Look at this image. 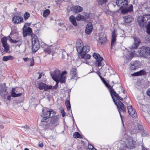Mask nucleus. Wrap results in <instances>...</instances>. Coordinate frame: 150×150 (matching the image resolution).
I'll return each mask as SVG.
<instances>
[{"instance_id":"9","label":"nucleus","mask_w":150,"mask_h":150,"mask_svg":"<svg viewBox=\"0 0 150 150\" xmlns=\"http://www.w3.org/2000/svg\"><path fill=\"white\" fill-rule=\"evenodd\" d=\"M38 88L41 90H44L45 91H47L50 89H56L57 87L55 85L52 86V85L49 86L45 83L40 82L38 84Z\"/></svg>"},{"instance_id":"36","label":"nucleus","mask_w":150,"mask_h":150,"mask_svg":"<svg viewBox=\"0 0 150 150\" xmlns=\"http://www.w3.org/2000/svg\"><path fill=\"white\" fill-rule=\"evenodd\" d=\"M107 39V38L106 37L101 38L99 40V42L102 45L106 41Z\"/></svg>"},{"instance_id":"28","label":"nucleus","mask_w":150,"mask_h":150,"mask_svg":"<svg viewBox=\"0 0 150 150\" xmlns=\"http://www.w3.org/2000/svg\"><path fill=\"white\" fill-rule=\"evenodd\" d=\"M14 59V58L11 55H8V56H4L3 57L2 59L4 61H7L9 60H13Z\"/></svg>"},{"instance_id":"14","label":"nucleus","mask_w":150,"mask_h":150,"mask_svg":"<svg viewBox=\"0 0 150 150\" xmlns=\"http://www.w3.org/2000/svg\"><path fill=\"white\" fill-rule=\"evenodd\" d=\"M23 35L24 37H25L28 34V35H31L32 34V28L30 27H28L27 28L26 27H23Z\"/></svg>"},{"instance_id":"55","label":"nucleus","mask_w":150,"mask_h":150,"mask_svg":"<svg viewBox=\"0 0 150 150\" xmlns=\"http://www.w3.org/2000/svg\"><path fill=\"white\" fill-rule=\"evenodd\" d=\"M38 74H39V76L38 77V79H40L41 78V77L42 76V73L39 72Z\"/></svg>"},{"instance_id":"51","label":"nucleus","mask_w":150,"mask_h":150,"mask_svg":"<svg viewBox=\"0 0 150 150\" xmlns=\"http://www.w3.org/2000/svg\"><path fill=\"white\" fill-rule=\"evenodd\" d=\"M139 44H138V43H136L135 42L134 43V46L133 47V48L134 49H137V48L138 47L139 45Z\"/></svg>"},{"instance_id":"10","label":"nucleus","mask_w":150,"mask_h":150,"mask_svg":"<svg viewBox=\"0 0 150 150\" xmlns=\"http://www.w3.org/2000/svg\"><path fill=\"white\" fill-rule=\"evenodd\" d=\"M67 72L66 71H64L62 72V74L60 79H56V80L53 79L56 82L55 86L58 87L59 82L61 83H66V75L67 74Z\"/></svg>"},{"instance_id":"20","label":"nucleus","mask_w":150,"mask_h":150,"mask_svg":"<svg viewBox=\"0 0 150 150\" xmlns=\"http://www.w3.org/2000/svg\"><path fill=\"white\" fill-rule=\"evenodd\" d=\"M124 22L126 23H129L134 20V18L131 15H127L123 17Z\"/></svg>"},{"instance_id":"49","label":"nucleus","mask_w":150,"mask_h":150,"mask_svg":"<svg viewBox=\"0 0 150 150\" xmlns=\"http://www.w3.org/2000/svg\"><path fill=\"white\" fill-rule=\"evenodd\" d=\"M100 78L101 79L103 83L105 84V86H106L107 84H108V83L107 82L105 81L104 79L102 78L101 76H100Z\"/></svg>"},{"instance_id":"62","label":"nucleus","mask_w":150,"mask_h":150,"mask_svg":"<svg viewBox=\"0 0 150 150\" xmlns=\"http://www.w3.org/2000/svg\"><path fill=\"white\" fill-rule=\"evenodd\" d=\"M57 1L58 2H62V0H57Z\"/></svg>"},{"instance_id":"29","label":"nucleus","mask_w":150,"mask_h":150,"mask_svg":"<svg viewBox=\"0 0 150 150\" xmlns=\"http://www.w3.org/2000/svg\"><path fill=\"white\" fill-rule=\"evenodd\" d=\"M116 91L117 92L119 93H125V91L123 89V88L122 86H120L117 87L116 89Z\"/></svg>"},{"instance_id":"37","label":"nucleus","mask_w":150,"mask_h":150,"mask_svg":"<svg viewBox=\"0 0 150 150\" xmlns=\"http://www.w3.org/2000/svg\"><path fill=\"white\" fill-rule=\"evenodd\" d=\"M129 114L133 118L137 116V113L135 112L134 109H133V111L131 112Z\"/></svg>"},{"instance_id":"19","label":"nucleus","mask_w":150,"mask_h":150,"mask_svg":"<svg viewBox=\"0 0 150 150\" xmlns=\"http://www.w3.org/2000/svg\"><path fill=\"white\" fill-rule=\"evenodd\" d=\"M117 35L116 34V32L115 30H114L112 33V39L111 41V46L112 47L114 45L115 42L116 40Z\"/></svg>"},{"instance_id":"23","label":"nucleus","mask_w":150,"mask_h":150,"mask_svg":"<svg viewBox=\"0 0 150 150\" xmlns=\"http://www.w3.org/2000/svg\"><path fill=\"white\" fill-rule=\"evenodd\" d=\"M33 52L35 53L40 48L39 42L32 44Z\"/></svg>"},{"instance_id":"43","label":"nucleus","mask_w":150,"mask_h":150,"mask_svg":"<svg viewBox=\"0 0 150 150\" xmlns=\"http://www.w3.org/2000/svg\"><path fill=\"white\" fill-rule=\"evenodd\" d=\"M135 51L132 52L130 51L129 53V57L131 58V59L133 57L134 55Z\"/></svg>"},{"instance_id":"16","label":"nucleus","mask_w":150,"mask_h":150,"mask_svg":"<svg viewBox=\"0 0 150 150\" xmlns=\"http://www.w3.org/2000/svg\"><path fill=\"white\" fill-rule=\"evenodd\" d=\"M139 66V63L137 61H135L131 63L130 68L131 70H134L138 68Z\"/></svg>"},{"instance_id":"48","label":"nucleus","mask_w":150,"mask_h":150,"mask_svg":"<svg viewBox=\"0 0 150 150\" xmlns=\"http://www.w3.org/2000/svg\"><path fill=\"white\" fill-rule=\"evenodd\" d=\"M110 94H117L116 92L112 88L109 90Z\"/></svg>"},{"instance_id":"25","label":"nucleus","mask_w":150,"mask_h":150,"mask_svg":"<svg viewBox=\"0 0 150 150\" xmlns=\"http://www.w3.org/2000/svg\"><path fill=\"white\" fill-rule=\"evenodd\" d=\"M6 88V83H1L0 84V93H5Z\"/></svg>"},{"instance_id":"22","label":"nucleus","mask_w":150,"mask_h":150,"mask_svg":"<svg viewBox=\"0 0 150 150\" xmlns=\"http://www.w3.org/2000/svg\"><path fill=\"white\" fill-rule=\"evenodd\" d=\"M76 70V69L74 68L71 69L70 71V74L71 76L72 79H74L75 78L77 77Z\"/></svg>"},{"instance_id":"15","label":"nucleus","mask_w":150,"mask_h":150,"mask_svg":"<svg viewBox=\"0 0 150 150\" xmlns=\"http://www.w3.org/2000/svg\"><path fill=\"white\" fill-rule=\"evenodd\" d=\"M103 57H100L98 59L96 60L94 63L95 66L98 67H101L102 68L104 65V63L103 62Z\"/></svg>"},{"instance_id":"33","label":"nucleus","mask_w":150,"mask_h":150,"mask_svg":"<svg viewBox=\"0 0 150 150\" xmlns=\"http://www.w3.org/2000/svg\"><path fill=\"white\" fill-rule=\"evenodd\" d=\"M44 51L45 54H50L51 52V49L50 48L47 47L44 50Z\"/></svg>"},{"instance_id":"13","label":"nucleus","mask_w":150,"mask_h":150,"mask_svg":"<svg viewBox=\"0 0 150 150\" xmlns=\"http://www.w3.org/2000/svg\"><path fill=\"white\" fill-rule=\"evenodd\" d=\"M7 39L6 37L3 38L1 40V42L4 48V51L6 52H8L9 50V46L7 43Z\"/></svg>"},{"instance_id":"18","label":"nucleus","mask_w":150,"mask_h":150,"mask_svg":"<svg viewBox=\"0 0 150 150\" xmlns=\"http://www.w3.org/2000/svg\"><path fill=\"white\" fill-rule=\"evenodd\" d=\"M93 26L91 23H88L87 25L85 30V33L87 34H89L92 31Z\"/></svg>"},{"instance_id":"54","label":"nucleus","mask_w":150,"mask_h":150,"mask_svg":"<svg viewBox=\"0 0 150 150\" xmlns=\"http://www.w3.org/2000/svg\"><path fill=\"white\" fill-rule=\"evenodd\" d=\"M29 58H28V57L23 58V60L25 62H26L28 61V60H30Z\"/></svg>"},{"instance_id":"59","label":"nucleus","mask_w":150,"mask_h":150,"mask_svg":"<svg viewBox=\"0 0 150 150\" xmlns=\"http://www.w3.org/2000/svg\"><path fill=\"white\" fill-rule=\"evenodd\" d=\"M97 74L99 75V76L100 77V76H100V72L98 71L97 72Z\"/></svg>"},{"instance_id":"31","label":"nucleus","mask_w":150,"mask_h":150,"mask_svg":"<svg viewBox=\"0 0 150 150\" xmlns=\"http://www.w3.org/2000/svg\"><path fill=\"white\" fill-rule=\"evenodd\" d=\"M76 19L77 21H85V19L83 16L79 14L76 17Z\"/></svg>"},{"instance_id":"21","label":"nucleus","mask_w":150,"mask_h":150,"mask_svg":"<svg viewBox=\"0 0 150 150\" xmlns=\"http://www.w3.org/2000/svg\"><path fill=\"white\" fill-rule=\"evenodd\" d=\"M146 74V72L144 70H142L132 74V76H138L142 75H145Z\"/></svg>"},{"instance_id":"47","label":"nucleus","mask_w":150,"mask_h":150,"mask_svg":"<svg viewBox=\"0 0 150 150\" xmlns=\"http://www.w3.org/2000/svg\"><path fill=\"white\" fill-rule=\"evenodd\" d=\"M88 148L90 149V150H96V149L94 148L93 146L91 144L88 145Z\"/></svg>"},{"instance_id":"46","label":"nucleus","mask_w":150,"mask_h":150,"mask_svg":"<svg viewBox=\"0 0 150 150\" xmlns=\"http://www.w3.org/2000/svg\"><path fill=\"white\" fill-rule=\"evenodd\" d=\"M21 128L24 130H28L30 129V127L28 126H27V125L22 126L21 127Z\"/></svg>"},{"instance_id":"50","label":"nucleus","mask_w":150,"mask_h":150,"mask_svg":"<svg viewBox=\"0 0 150 150\" xmlns=\"http://www.w3.org/2000/svg\"><path fill=\"white\" fill-rule=\"evenodd\" d=\"M16 88H12L11 90V94H16Z\"/></svg>"},{"instance_id":"60","label":"nucleus","mask_w":150,"mask_h":150,"mask_svg":"<svg viewBox=\"0 0 150 150\" xmlns=\"http://www.w3.org/2000/svg\"><path fill=\"white\" fill-rule=\"evenodd\" d=\"M70 91H71V90H70L69 89L68 90V92L67 93H70Z\"/></svg>"},{"instance_id":"4","label":"nucleus","mask_w":150,"mask_h":150,"mask_svg":"<svg viewBox=\"0 0 150 150\" xmlns=\"http://www.w3.org/2000/svg\"><path fill=\"white\" fill-rule=\"evenodd\" d=\"M121 141L124 143L125 146L130 149L134 147L135 143V142H133L132 138L130 137L126 134L124 135V137Z\"/></svg>"},{"instance_id":"34","label":"nucleus","mask_w":150,"mask_h":150,"mask_svg":"<svg viewBox=\"0 0 150 150\" xmlns=\"http://www.w3.org/2000/svg\"><path fill=\"white\" fill-rule=\"evenodd\" d=\"M93 57L96 59V60H98L100 57H101L100 55L98 53L94 52L93 54Z\"/></svg>"},{"instance_id":"12","label":"nucleus","mask_w":150,"mask_h":150,"mask_svg":"<svg viewBox=\"0 0 150 150\" xmlns=\"http://www.w3.org/2000/svg\"><path fill=\"white\" fill-rule=\"evenodd\" d=\"M12 21L15 24H20L24 22L23 18L21 16L15 15L12 18Z\"/></svg>"},{"instance_id":"32","label":"nucleus","mask_w":150,"mask_h":150,"mask_svg":"<svg viewBox=\"0 0 150 150\" xmlns=\"http://www.w3.org/2000/svg\"><path fill=\"white\" fill-rule=\"evenodd\" d=\"M50 13V11L49 9H46L45 10L43 13V16L44 17L46 18Z\"/></svg>"},{"instance_id":"8","label":"nucleus","mask_w":150,"mask_h":150,"mask_svg":"<svg viewBox=\"0 0 150 150\" xmlns=\"http://www.w3.org/2000/svg\"><path fill=\"white\" fill-rule=\"evenodd\" d=\"M139 54L144 57L149 58L150 57V48L142 46L140 49Z\"/></svg>"},{"instance_id":"56","label":"nucleus","mask_w":150,"mask_h":150,"mask_svg":"<svg viewBox=\"0 0 150 150\" xmlns=\"http://www.w3.org/2000/svg\"><path fill=\"white\" fill-rule=\"evenodd\" d=\"M146 94H150V88H149L147 91Z\"/></svg>"},{"instance_id":"6","label":"nucleus","mask_w":150,"mask_h":150,"mask_svg":"<svg viewBox=\"0 0 150 150\" xmlns=\"http://www.w3.org/2000/svg\"><path fill=\"white\" fill-rule=\"evenodd\" d=\"M13 35L16 36L15 38H15V39H12L11 37H9V41L12 43L16 44V46L19 47L23 42L22 36L19 35V34L16 33L14 34Z\"/></svg>"},{"instance_id":"63","label":"nucleus","mask_w":150,"mask_h":150,"mask_svg":"<svg viewBox=\"0 0 150 150\" xmlns=\"http://www.w3.org/2000/svg\"><path fill=\"white\" fill-rule=\"evenodd\" d=\"M56 119L55 120L54 122H53V121L52 122L53 123L54 122H55L56 121H57V117H56Z\"/></svg>"},{"instance_id":"26","label":"nucleus","mask_w":150,"mask_h":150,"mask_svg":"<svg viewBox=\"0 0 150 150\" xmlns=\"http://www.w3.org/2000/svg\"><path fill=\"white\" fill-rule=\"evenodd\" d=\"M32 37V44L39 42L38 38L37 35L34 34H32L31 35Z\"/></svg>"},{"instance_id":"3","label":"nucleus","mask_w":150,"mask_h":150,"mask_svg":"<svg viewBox=\"0 0 150 150\" xmlns=\"http://www.w3.org/2000/svg\"><path fill=\"white\" fill-rule=\"evenodd\" d=\"M76 47L77 52L80 55L82 54H86L90 50V47L88 46H83L82 43H76Z\"/></svg>"},{"instance_id":"41","label":"nucleus","mask_w":150,"mask_h":150,"mask_svg":"<svg viewBox=\"0 0 150 150\" xmlns=\"http://www.w3.org/2000/svg\"><path fill=\"white\" fill-rule=\"evenodd\" d=\"M29 60L30 62V66H33L35 64V62L33 57L31 58Z\"/></svg>"},{"instance_id":"39","label":"nucleus","mask_w":150,"mask_h":150,"mask_svg":"<svg viewBox=\"0 0 150 150\" xmlns=\"http://www.w3.org/2000/svg\"><path fill=\"white\" fill-rule=\"evenodd\" d=\"M65 104L67 110H69L71 108V105L69 101L68 100L66 101L65 102Z\"/></svg>"},{"instance_id":"61","label":"nucleus","mask_w":150,"mask_h":150,"mask_svg":"<svg viewBox=\"0 0 150 150\" xmlns=\"http://www.w3.org/2000/svg\"><path fill=\"white\" fill-rule=\"evenodd\" d=\"M142 150H148L147 149L144 148H142Z\"/></svg>"},{"instance_id":"38","label":"nucleus","mask_w":150,"mask_h":150,"mask_svg":"<svg viewBox=\"0 0 150 150\" xmlns=\"http://www.w3.org/2000/svg\"><path fill=\"white\" fill-rule=\"evenodd\" d=\"M97 1L99 4L102 5L106 3L108 0H97Z\"/></svg>"},{"instance_id":"52","label":"nucleus","mask_w":150,"mask_h":150,"mask_svg":"<svg viewBox=\"0 0 150 150\" xmlns=\"http://www.w3.org/2000/svg\"><path fill=\"white\" fill-rule=\"evenodd\" d=\"M105 86L107 87L109 89H110L111 88H112V86H111L109 85V84L108 83Z\"/></svg>"},{"instance_id":"53","label":"nucleus","mask_w":150,"mask_h":150,"mask_svg":"<svg viewBox=\"0 0 150 150\" xmlns=\"http://www.w3.org/2000/svg\"><path fill=\"white\" fill-rule=\"evenodd\" d=\"M61 113L62 114V116L64 117L65 115V112H64V110H62L61 111Z\"/></svg>"},{"instance_id":"42","label":"nucleus","mask_w":150,"mask_h":150,"mask_svg":"<svg viewBox=\"0 0 150 150\" xmlns=\"http://www.w3.org/2000/svg\"><path fill=\"white\" fill-rule=\"evenodd\" d=\"M83 16L84 17L85 21H86V19H88L89 18V15L86 13H83Z\"/></svg>"},{"instance_id":"27","label":"nucleus","mask_w":150,"mask_h":150,"mask_svg":"<svg viewBox=\"0 0 150 150\" xmlns=\"http://www.w3.org/2000/svg\"><path fill=\"white\" fill-rule=\"evenodd\" d=\"M72 24L75 26L77 25V23L76 21V18L73 16H71L69 18Z\"/></svg>"},{"instance_id":"44","label":"nucleus","mask_w":150,"mask_h":150,"mask_svg":"<svg viewBox=\"0 0 150 150\" xmlns=\"http://www.w3.org/2000/svg\"><path fill=\"white\" fill-rule=\"evenodd\" d=\"M134 42L136 43H138V44H139L141 42V41L139 38L137 37H135L134 38Z\"/></svg>"},{"instance_id":"1","label":"nucleus","mask_w":150,"mask_h":150,"mask_svg":"<svg viewBox=\"0 0 150 150\" xmlns=\"http://www.w3.org/2000/svg\"><path fill=\"white\" fill-rule=\"evenodd\" d=\"M111 96L113 101L118 109L120 115L122 119L123 125L124 126V124L120 112L121 111L123 112H125L126 111V108L122 103L120 100H122L124 98L125 99L126 98L127 96L125 95V96L124 97H120L118 95V94H111Z\"/></svg>"},{"instance_id":"57","label":"nucleus","mask_w":150,"mask_h":150,"mask_svg":"<svg viewBox=\"0 0 150 150\" xmlns=\"http://www.w3.org/2000/svg\"><path fill=\"white\" fill-rule=\"evenodd\" d=\"M43 146V144L42 143L39 144V146L40 147H42Z\"/></svg>"},{"instance_id":"5","label":"nucleus","mask_w":150,"mask_h":150,"mask_svg":"<svg viewBox=\"0 0 150 150\" xmlns=\"http://www.w3.org/2000/svg\"><path fill=\"white\" fill-rule=\"evenodd\" d=\"M140 22L143 25L148 24L146 26L147 33L150 34V14L144 15L140 20Z\"/></svg>"},{"instance_id":"40","label":"nucleus","mask_w":150,"mask_h":150,"mask_svg":"<svg viewBox=\"0 0 150 150\" xmlns=\"http://www.w3.org/2000/svg\"><path fill=\"white\" fill-rule=\"evenodd\" d=\"M30 15L29 13L27 12H26L25 13L24 15V16H23L24 18V19L25 20L29 18V17H30Z\"/></svg>"},{"instance_id":"30","label":"nucleus","mask_w":150,"mask_h":150,"mask_svg":"<svg viewBox=\"0 0 150 150\" xmlns=\"http://www.w3.org/2000/svg\"><path fill=\"white\" fill-rule=\"evenodd\" d=\"M81 56V58L84 59H90L91 56L90 55L88 54H82V55H80Z\"/></svg>"},{"instance_id":"58","label":"nucleus","mask_w":150,"mask_h":150,"mask_svg":"<svg viewBox=\"0 0 150 150\" xmlns=\"http://www.w3.org/2000/svg\"><path fill=\"white\" fill-rule=\"evenodd\" d=\"M142 127H143L141 125H139V128L140 130L142 129Z\"/></svg>"},{"instance_id":"7","label":"nucleus","mask_w":150,"mask_h":150,"mask_svg":"<svg viewBox=\"0 0 150 150\" xmlns=\"http://www.w3.org/2000/svg\"><path fill=\"white\" fill-rule=\"evenodd\" d=\"M55 114V112L52 110L43 112V114L41 115L42 118L41 120V122H46V120L47 118L53 117Z\"/></svg>"},{"instance_id":"24","label":"nucleus","mask_w":150,"mask_h":150,"mask_svg":"<svg viewBox=\"0 0 150 150\" xmlns=\"http://www.w3.org/2000/svg\"><path fill=\"white\" fill-rule=\"evenodd\" d=\"M4 95V96L5 100H10L11 97H16L19 96L21 94H11L10 95L8 96V94H2Z\"/></svg>"},{"instance_id":"35","label":"nucleus","mask_w":150,"mask_h":150,"mask_svg":"<svg viewBox=\"0 0 150 150\" xmlns=\"http://www.w3.org/2000/svg\"><path fill=\"white\" fill-rule=\"evenodd\" d=\"M73 137L75 138H81V136L78 132H76L73 134Z\"/></svg>"},{"instance_id":"2","label":"nucleus","mask_w":150,"mask_h":150,"mask_svg":"<svg viewBox=\"0 0 150 150\" xmlns=\"http://www.w3.org/2000/svg\"><path fill=\"white\" fill-rule=\"evenodd\" d=\"M117 6L121 9V13H125L128 12L133 11V6L132 5L128 7V1L127 0H117L116 1Z\"/></svg>"},{"instance_id":"64","label":"nucleus","mask_w":150,"mask_h":150,"mask_svg":"<svg viewBox=\"0 0 150 150\" xmlns=\"http://www.w3.org/2000/svg\"><path fill=\"white\" fill-rule=\"evenodd\" d=\"M24 150H29L28 149L25 148V149Z\"/></svg>"},{"instance_id":"17","label":"nucleus","mask_w":150,"mask_h":150,"mask_svg":"<svg viewBox=\"0 0 150 150\" xmlns=\"http://www.w3.org/2000/svg\"><path fill=\"white\" fill-rule=\"evenodd\" d=\"M83 10L82 7L79 6H74L71 8V10L75 13L81 12Z\"/></svg>"},{"instance_id":"11","label":"nucleus","mask_w":150,"mask_h":150,"mask_svg":"<svg viewBox=\"0 0 150 150\" xmlns=\"http://www.w3.org/2000/svg\"><path fill=\"white\" fill-rule=\"evenodd\" d=\"M62 74L60 71L57 69H56L50 72V75L53 79L56 80V79H60Z\"/></svg>"},{"instance_id":"45","label":"nucleus","mask_w":150,"mask_h":150,"mask_svg":"<svg viewBox=\"0 0 150 150\" xmlns=\"http://www.w3.org/2000/svg\"><path fill=\"white\" fill-rule=\"evenodd\" d=\"M127 109L128 110L129 113L133 111L134 109L132 108V105L129 106L127 107Z\"/></svg>"}]
</instances>
